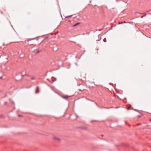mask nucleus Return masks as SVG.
Segmentation results:
<instances>
[{
  "mask_svg": "<svg viewBox=\"0 0 151 151\" xmlns=\"http://www.w3.org/2000/svg\"><path fill=\"white\" fill-rule=\"evenodd\" d=\"M35 79V78L34 77H32L31 78L32 80H34Z\"/></svg>",
  "mask_w": 151,
  "mask_h": 151,
  "instance_id": "nucleus-8",
  "label": "nucleus"
},
{
  "mask_svg": "<svg viewBox=\"0 0 151 151\" xmlns=\"http://www.w3.org/2000/svg\"><path fill=\"white\" fill-rule=\"evenodd\" d=\"M4 55H2L0 56V58H1L3 61L7 62L8 61V57L7 55H5V53H3Z\"/></svg>",
  "mask_w": 151,
  "mask_h": 151,
  "instance_id": "nucleus-1",
  "label": "nucleus"
},
{
  "mask_svg": "<svg viewBox=\"0 0 151 151\" xmlns=\"http://www.w3.org/2000/svg\"><path fill=\"white\" fill-rule=\"evenodd\" d=\"M146 14H145L144 16H141V18H143L145 16H146Z\"/></svg>",
  "mask_w": 151,
  "mask_h": 151,
  "instance_id": "nucleus-9",
  "label": "nucleus"
},
{
  "mask_svg": "<svg viewBox=\"0 0 151 151\" xmlns=\"http://www.w3.org/2000/svg\"><path fill=\"white\" fill-rule=\"evenodd\" d=\"M54 139L55 140H57V141H59V139L58 138H57V137H54Z\"/></svg>",
  "mask_w": 151,
  "mask_h": 151,
  "instance_id": "nucleus-5",
  "label": "nucleus"
},
{
  "mask_svg": "<svg viewBox=\"0 0 151 151\" xmlns=\"http://www.w3.org/2000/svg\"><path fill=\"white\" fill-rule=\"evenodd\" d=\"M141 124H137V125H140Z\"/></svg>",
  "mask_w": 151,
  "mask_h": 151,
  "instance_id": "nucleus-12",
  "label": "nucleus"
},
{
  "mask_svg": "<svg viewBox=\"0 0 151 151\" xmlns=\"http://www.w3.org/2000/svg\"><path fill=\"white\" fill-rule=\"evenodd\" d=\"M104 42H105V40H104Z\"/></svg>",
  "mask_w": 151,
  "mask_h": 151,
  "instance_id": "nucleus-14",
  "label": "nucleus"
},
{
  "mask_svg": "<svg viewBox=\"0 0 151 151\" xmlns=\"http://www.w3.org/2000/svg\"><path fill=\"white\" fill-rule=\"evenodd\" d=\"M72 16V15H70V16H68L66 17H65V18H68V17H71Z\"/></svg>",
  "mask_w": 151,
  "mask_h": 151,
  "instance_id": "nucleus-7",
  "label": "nucleus"
},
{
  "mask_svg": "<svg viewBox=\"0 0 151 151\" xmlns=\"http://www.w3.org/2000/svg\"><path fill=\"white\" fill-rule=\"evenodd\" d=\"M40 92L39 87L38 86H37L36 87V91L35 92L36 93H39Z\"/></svg>",
  "mask_w": 151,
  "mask_h": 151,
  "instance_id": "nucleus-2",
  "label": "nucleus"
},
{
  "mask_svg": "<svg viewBox=\"0 0 151 151\" xmlns=\"http://www.w3.org/2000/svg\"><path fill=\"white\" fill-rule=\"evenodd\" d=\"M22 76H24L26 75V73L25 71H23L22 73Z\"/></svg>",
  "mask_w": 151,
  "mask_h": 151,
  "instance_id": "nucleus-4",
  "label": "nucleus"
},
{
  "mask_svg": "<svg viewBox=\"0 0 151 151\" xmlns=\"http://www.w3.org/2000/svg\"><path fill=\"white\" fill-rule=\"evenodd\" d=\"M80 90V91H81V89H80V90Z\"/></svg>",
  "mask_w": 151,
  "mask_h": 151,
  "instance_id": "nucleus-16",
  "label": "nucleus"
},
{
  "mask_svg": "<svg viewBox=\"0 0 151 151\" xmlns=\"http://www.w3.org/2000/svg\"><path fill=\"white\" fill-rule=\"evenodd\" d=\"M80 24V23L79 22H78L75 24H74L73 25V27H75L76 26H77V25H78L79 24Z\"/></svg>",
  "mask_w": 151,
  "mask_h": 151,
  "instance_id": "nucleus-6",
  "label": "nucleus"
},
{
  "mask_svg": "<svg viewBox=\"0 0 151 151\" xmlns=\"http://www.w3.org/2000/svg\"><path fill=\"white\" fill-rule=\"evenodd\" d=\"M18 116L20 117H22V115H18Z\"/></svg>",
  "mask_w": 151,
  "mask_h": 151,
  "instance_id": "nucleus-10",
  "label": "nucleus"
},
{
  "mask_svg": "<svg viewBox=\"0 0 151 151\" xmlns=\"http://www.w3.org/2000/svg\"><path fill=\"white\" fill-rule=\"evenodd\" d=\"M1 73V72H0V73Z\"/></svg>",
  "mask_w": 151,
  "mask_h": 151,
  "instance_id": "nucleus-17",
  "label": "nucleus"
},
{
  "mask_svg": "<svg viewBox=\"0 0 151 151\" xmlns=\"http://www.w3.org/2000/svg\"><path fill=\"white\" fill-rule=\"evenodd\" d=\"M70 96H68V95H65L64 96H62V97L65 99H68Z\"/></svg>",
  "mask_w": 151,
  "mask_h": 151,
  "instance_id": "nucleus-3",
  "label": "nucleus"
},
{
  "mask_svg": "<svg viewBox=\"0 0 151 151\" xmlns=\"http://www.w3.org/2000/svg\"><path fill=\"white\" fill-rule=\"evenodd\" d=\"M104 42H105V40H104Z\"/></svg>",
  "mask_w": 151,
  "mask_h": 151,
  "instance_id": "nucleus-15",
  "label": "nucleus"
},
{
  "mask_svg": "<svg viewBox=\"0 0 151 151\" xmlns=\"http://www.w3.org/2000/svg\"><path fill=\"white\" fill-rule=\"evenodd\" d=\"M127 109H128V110L129 109V108H128Z\"/></svg>",
  "mask_w": 151,
  "mask_h": 151,
  "instance_id": "nucleus-13",
  "label": "nucleus"
},
{
  "mask_svg": "<svg viewBox=\"0 0 151 151\" xmlns=\"http://www.w3.org/2000/svg\"><path fill=\"white\" fill-rule=\"evenodd\" d=\"M2 77V75H1V76H0V78H1Z\"/></svg>",
  "mask_w": 151,
  "mask_h": 151,
  "instance_id": "nucleus-11",
  "label": "nucleus"
}]
</instances>
